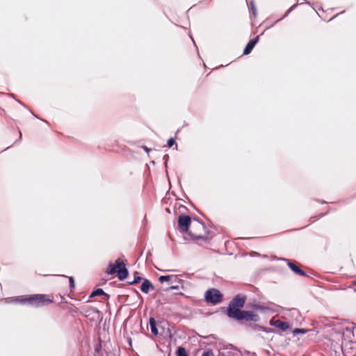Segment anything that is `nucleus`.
<instances>
[{
    "label": "nucleus",
    "instance_id": "f257e3e1",
    "mask_svg": "<svg viewBox=\"0 0 356 356\" xmlns=\"http://www.w3.org/2000/svg\"><path fill=\"white\" fill-rule=\"evenodd\" d=\"M191 225V218L186 214L181 213L178 216L177 227L178 230L182 234H187L192 241H197L201 240L204 242H209L211 239V236H202L201 234H195L190 230Z\"/></svg>",
    "mask_w": 356,
    "mask_h": 356
},
{
    "label": "nucleus",
    "instance_id": "cd10ccee",
    "mask_svg": "<svg viewBox=\"0 0 356 356\" xmlns=\"http://www.w3.org/2000/svg\"><path fill=\"white\" fill-rule=\"evenodd\" d=\"M202 356H214V354L211 349H207V350L204 351Z\"/></svg>",
    "mask_w": 356,
    "mask_h": 356
},
{
    "label": "nucleus",
    "instance_id": "9d476101",
    "mask_svg": "<svg viewBox=\"0 0 356 356\" xmlns=\"http://www.w3.org/2000/svg\"><path fill=\"white\" fill-rule=\"evenodd\" d=\"M259 35L256 36L254 38L250 40L245 45L243 49V55H248L251 53L255 45L259 42Z\"/></svg>",
    "mask_w": 356,
    "mask_h": 356
},
{
    "label": "nucleus",
    "instance_id": "dca6fc26",
    "mask_svg": "<svg viewBox=\"0 0 356 356\" xmlns=\"http://www.w3.org/2000/svg\"><path fill=\"white\" fill-rule=\"evenodd\" d=\"M251 308L255 310L261 311H266L270 309L268 307L259 304H253L252 305H251Z\"/></svg>",
    "mask_w": 356,
    "mask_h": 356
},
{
    "label": "nucleus",
    "instance_id": "72a5a7b5",
    "mask_svg": "<svg viewBox=\"0 0 356 356\" xmlns=\"http://www.w3.org/2000/svg\"><path fill=\"white\" fill-rule=\"evenodd\" d=\"M17 102H18L19 104H21V105H22L23 106L26 107V105H25L22 102H21V101H20V100H19V99H17Z\"/></svg>",
    "mask_w": 356,
    "mask_h": 356
},
{
    "label": "nucleus",
    "instance_id": "4be33fe9",
    "mask_svg": "<svg viewBox=\"0 0 356 356\" xmlns=\"http://www.w3.org/2000/svg\"><path fill=\"white\" fill-rule=\"evenodd\" d=\"M262 332H264L266 333H275V334L280 333V332H277L276 329L264 327V326L263 327Z\"/></svg>",
    "mask_w": 356,
    "mask_h": 356
},
{
    "label": "nucleus",
    "instance_id": "2eb2a0df",
    "mask_svg": "<svg viewBox=\"0 0 356 356\" xmlns=\"http://www.w3.org/2000/svg\"><path fill=\"white\" fill-rule=\"evenodd\" d=\"M92 291H93V294L95 296H103L104 298L107 300L110 298V296L108 293H105L104 291V290L101 288H97V289L93 290Z\"/></svg>",
    "mask_w": 356,
    "mask_h": 356
},
{
    "label": "nucleus",
    "instance_id": "bb28decb",
    "mask_svg": "<svg viewBox=\"0 0 356 356\" xmlns=\"http://www.w3.org/2000/svg\"><path fill=\"white\" fill-rule=\"evenodd\" d=\"M250 8H251V10H252V13L254 17H256V15H257V8H256V6H255L253 1H250Z\"/></svg>",
    "mask_w": 356,
    "mask_h": 356
},
{
    "label": "nucleus",
    "instance_id": "7c9ffc66",
    "mask_svg": "<svg viewBox=\"0 0 356 356\" xmlns=\"http://www.w3.org/2000/svg\"><path fill=\"white\" fill-rule=\"evenodd\" d=\"M142 149L147 153L149 152L150 151H152V149L149 147H147V146H142Z\"/></svg>",
    "mask_w": 356,
    "mask_h": 356
},
{
    "label": "nucleus",
    "instance_id": "79ce46f5",
    "mask_svg": "<svg viewBox=\"0 0 356 356\" xmlns=\"http://www.w3.org/2000/svg\"><path fill=\"white\" fill-rule=\"evenodd\" d=\"M9 95H10V96H11V97H13V98H15V95H14L13 94H10Z\"/></svg>",
    "mask_w": 356,
    "mask_h": 356
},
{
    "label": "nucleus",
    "instance_id": "393cba45",
    "mask_svg": "<svg viewBox=\"0 0 356 356\" xmlns=\"http://www.w3.org/2000/svg\"><path fill=\"white\" fill-rule=\"evenodd\" d=\"M327 213H328V211H327V212H325V213H320V214H318V216H312V217H311V218H309V221H310L311 222H314L315 218H322V217H323L324 216L327 215Z\"/></svg>",
    "mask_w": 356,
    "mask_h": 356
},
{
    "label": "nucleus",
    "instance_id": "c85d7f7f",
    "mask_svg": "<svg viewBox=\"0 0 356 356\" xmlns=\"http://www.w3.org/2000/svg\"><path fill=\"white\" fill-rule=\"evenodd\" d=\"M169 155L168 154H165L163 157V160L164 161V164H165V167L167 168L168 167V161L169 160Z\"/></svg>",
    "mask_w": 356,
    "mask_h": 356
},
{
    "label": "nucleus",
    "instance_id": "39448f33",
    "mask_svg": "<svg viewBox=\"0 0 356 356\" xmlns=\"http://www.w3.org/2000/svg\"><path fill=\"white\" fill-rule=\"evenodd\" d=\"M204 301L211 305H217L223 300V294L216 288H210L204 293Z\"/></svg>",
    "mask_w": 356,
    "mask_h": 356
},
{
    "label": "nucleus",
    "instance_id": "f8f14e48",
    "mask_svg": "<svg viewBox=\"0 0 356 356\" xmlns=\"http://www.w3.org/2000/svg\"><path fill=\"white\" fill-rule=\"evenodd\" d=\"M149 325L152 334L154 336H157L159 334V328L157 327V323L154 318L150 317L149 319Z\"/></svg>",
    "mask_w": 356,
    "mask_h": 356
},
{
    "label": "nucleus",
    "instance_id": "0eeeda50",
    "mask_svg": "<svg viewBox=\"0 0 356 356\" xmlns=\"http://www.w3.org/2000/svg\"><path fill=\"white\" fill-rule=\"evenodd\" d=\"M270 326L277 328V331L280 333H277L279 335H283V333L286 332L291 328V324L287 321H282L280 319L271 318L269 321Z\"/></svg>",
    "mask_w": 356,
    "mask_h": 356
},
{
    "label": "nucleus",
    "instance_id": "423d86ee",
    "mask_svg": "<svg viewBox=\"0 0 356 356\" xmlns=\"http://www.w3.org/2000/svg\"><path fill=\"white\" fill-rule=\"evenodd\" d=\"M233 316L234 317L232 319L237 321H246L257 322L260 320L259 315L253 311L242 310L237 314H234Z\"/></svg>",
    "mask_w": 356,
    "mask_h": 356
},
{
    "label": "nucleus",
    "instance_id": "a878e982",
    "mask_svg": "<svg viewBox=\"0 0 356 356\" xmlns=\"http://www.w3.org/2000/svg\"><path fill=\"white\" fill-rule=\"evenodd\" d=\"M327 213H328V211H327V212H325V213H320V214H318V216H312V217H311V218H309V221H310L311 222H314L315 218H322V217H323L324 216L327 215Z\"/></svg>",
    "mask_w": 356,
    "mask_h": 356
},
{
    "label": "nucleus",
    "instance_id": "c03bdc74",
    "mask_svg": "<svg viewBox=\"0 0 356 356\" xmlns=\"http://www.w3.org/2000/svg\"><path fill=\"white\" fill-rule=\"evenodd\" d=\"M33 115L36 118H38V119H40L38 115L33 114Z\"/></svg>",
    "mask_w": 356,
    "mask_h": 356
},
{
    "label": "nucleus",
    "instance_id": "de8ad7c7",
    "mask_svg": "<svg viewBox=\"0 0 356 356\" xmlns=\"http://www.w3.org/2000/svg\"><path fill=\"white\" fill-rule=\"evenodd\" d=\"M40 120H42L43 122H47L45 120H43V119H40Z\"/></svg>",
    "mask_w": 356,
    "mask_h": 356
},
{
    "label": "nucleus",
    "instance_id": "1a4fd4ad",
    "mask_svg": "<svg viewBox=\"0 0 356 356\" xmlns=\"http://www.w3.org/2000/svg\"><path fill=\"white\" fill-rule=\"evenodd\" d=\"M158 280H159V282H161V283H164V282L171 281L172 283L181 284V289L182 290L184 289V286L183 285L184 280L179 278L178 275H161Z\"/></svg>",
    "mask_w": 356,
    "mask_h": 356
},
{
    "label": "nucleus",
    "instance_id": "473e14b6",
    "mask_svg": "<svg viewBox=\"0 0 356 356\" xmlns=\"http://www.w3.org/2000/svg\"><path fill=\"white\" fill-rule=\"evenodd\" d=\"M316 201H317V202H319V203H321V204H327V203H328L327 202H326V201H325V200H322V201H321V200H316Z\"/></svg>",
    "mask_w": 356,
    "mask_h": 356
},
{
    "label": "nucleus",
    "instance_id": "412c9836",
    "mask_svg": "<svg viewBox=\"0 0 356 356\" xmlns=\"http://www.w3.org/2000/svg\"><path fill=\"white\" fill-rule=\"evenodd\" d=\"M175 145V148H177V145L175 142V139L174 138H170L167 141V146L170 148Z\"/></svg>",
    "mask_w": 356,
    "mask_h": 356
},
{
    "label": "nucleus",
    "instance_id": "7ed1b4c3",
    "mask_svg": "<svg viewBox=\"0 0 356 356\" xmlns=\"http://www.w3.org/2000/svg\"><path fill=\"white\" fill-rule=\"evenodd\" d=\"M106 273L112 275L117 273V277L120 281H123L129 276V270L126 267V264L118 259L115 264L110 263L108 266Z\"/></svg>",
    "mask_w": 356,
    "mask_h": 356
},
{
    "label": "nucleus",
    "instance_id": "f03ea898",
    "mask_svg": "<svg viewBox=\"0 0 356 356\" xmlns=\"http://www.w3.org/2000/svg\"><path fill=\"white\" fill-rule=\"evenodd\" d=\"M53 302V299L48 298L47 296L44 294H34L27 296H17L13 298L10 300V302L28 305L34 307H40L41 306L52 303Z\"/></svg>",
    "mask_w": 356,
    "mask_h": 356
},
{
    "label": "nucleus",
    "instance_id": "f3484780",
    "mask_svg": "<svg viewBox=\"0 0 356 356\" xmlns=\"http://www.w3.org/2000/svg\"><path fill=\"white\" fill-rule=\"evenodd\" d=\"M309 331V329H305V328H295V329L292 331V333H293L294 335H296V334H305L307 333Z\"/></svg>",
    "mask_w": 356,
    "mask_h": 356
},
{
    "label": "nucleus",
    "instance_id": "6ab92c4d",
    "mask_svg": "<svg viewBox=\"0 0 356 356\" xmlns=\"http://www.w3.org/2000/svg\"><path fill=\"white\" fill-rule=\"evenodd\" d=\"M175 284L171 285L170 286L164 289L165 292H169L170 290H178L181 288V284L174 283Z\"/></svg>",
    "mask_w": 356,
    "mask_h": 356
},
{
    "label": "nucleus",
    "instance_id": "4c0bfd02",
    "mask_svg": "<svg viewBox=\"0 0 356 356\" xmlns=\"http://www.w3.org/2000/svg\"><path fill=\"white\" fill-rule=\"evenodd\" d=\"M150 256H152V254H151V252L149 251V252H147V257H150Z\"/></svg>",
    "mask_w": 356,
    "mask_h": 356
},
{
    "label": "nucleus",
    "instance_id": "a211bd4d",
    "mask_svg": "<svg viewBox=\"0 0 356 356\" xmlns=\"http://www.w3.org/2000/svg\"><path fill=\"white\" fill-rule=\"evenodd\" d=\"M176 354L177 356H188L186 348L181 346L177 349Z\"/></svg>",
    "mask_w": 356,
    "mask_h": 356
},
{
    "label": "nucleus",
    "instance_id": "20e7f679",
    "mask_svg": "<svg viewBox=\"0 0 356 356\" xmlns=\"http://www.w3.org/2000/svg\"><path fill=\"white\" fill-rule=\"evenodd\" d=\"M246 300V296L242 294H237L229 302L226 314L229 318H233L234 314H238L242 311Z\"/></svg>",
    "mask_w": 356,
    "mask_h": 356
},
{
    "label": "nucleus",
    "instance_id": "2f4dec72",
    "mask_svg": "<svg viewBox=\"0 0 356 356\" xmlns=\"http://www.w3.org/2000/svg\"><path fill=\"white\" fill-rule=\"evenodd\" d=\"M132 291L138 296L141 297L140 294L138 293V291L134 289H132Z\"/></svg>",
    "mask_w": 356,
    "mask_h": 356
},
{
    "label": "nucleus",
    "instance_id": "ddd939ff",
    "mask_svg": "<svg viewBox=\"0 0 356 356\" xmlns=\"http://www.w3.org/2000/svg\"><path fill=\"white\" fill-rule=\"evenodd\" d=\"M193 220L197 222L199 227H200L202 229L204 230V232H205L204 236H209L212 237V235H211L212 232L211 231L207 229L206 225L200 218H198L197 217H195V218H193Z\"/></svg>",
    "mask_w": 356,
    "mask_h": 356
},
{
    "label": "nucleus",
    "instance_id": "a18cd8bd",
    "mask_svg": "<svg viewBox=\"0 0 356 356\" xmlns=\"http://www.w3.org/2000/svg\"><path fill=\"white\" fill-rule=\"evenodd\" d=\"M167 271L170 272V271H176V270H168Z\"/></svg>",
    "mask_w": 356,
    "mask_h": 356
},
{
    "label": "nucleus",
    "instance_id": "37998d69",
    "mask_svg": "<svg viewBox=\"0 0 356 356\" xmlns=\"http://www.w3.org/2000/svg\"><path fill=\"white\" fill-rule=\"evenodd\" d=\"M165 211H166L167 212L170 213V209H169L168 208H166V209H165Z\"/></svg>",
    "mask_w": 356,
    "mask_h": 356
},
{
    "label": "nucleus",
    "instance_id": "9b49d317",
    "mask_svg": "<svg viewBox=\"0 0 356 356\" xmlns=\"http://www.w3.org/2000/svg\"><path fill=\"white\" fill-rule=\"evenodd\" d=\"M154 286L153 284L147 279H143L142 284L140 286V290L144 293H148L150 290H154Z\"/></svg>",
    "mask_w": 356,
    "mask_h": 356
},
{
    "label": "nucleus",
    "instance_id": "ea45409f",
    "mask_svg": "<svg viewBox=\"0 0 356 356\" xmlns=\"http://www.w3.org/2000/svg\"><path fill=\"white\" fill-rule=\"evenodd\" d=\"M19 139L20 140V139L22 138V133H21V131H19Z\"/></svg>",
    "mask_w": 356,
    "mask_h": 356
},
{
    "label": "nucleus",
    "instance_id": "4468645a",
    "mask_svg": "<svg viewBox=\"0 0 356 356\" xmlns=\"http://www.w3.org/2000/svg\"><path fill=\"white\" fill-rule=\"evenodd\" d=\"M134 280L132 281L127 282L129 285H136L140 282L143 280V277L140 276V273L137 271H135L134 273Z\"/></svg>",
    "mask_w": 356,
    "mask_h": 356
},
{
    "label": "nucleus",
    "instance_id": "c756f323",
    "mask_svg": "<svg viewBox=\"0 0 356 356\" xmlns=\"http://www.w3.org/2000/svg\"><path fill=\"white\" fill-rule=\"evenodd\" d=\"M354 329H355V327L353 326L351 327H346V331L348 333L353 334Z\"/></svg>",
    "mask_w": 356,
    "mask_h": 356
},
{
    "label": "nucleus",
    "instance_id": "f704fd0d",
    "mask_svg": "<svg viewBox=\"0 0 356 356\" xmlns=\"http://www.w3.org/2000/svg\"><path fill=\"white\" fill-rule=\"evenodd\" d=\"M175 294L179 295V296H184V293L182 292H181V291L176 292V293H175Z\"/></svg>",
    "mask_w": 356,
    "mask_h": 356
},
{
    "label": "nucleus",
    "instance_id": "5701e85b",
    "mask_svg": "<svg viewBox=\"0 0 356 356\" xmlns=\"http://www.w3.org/2000/svg\"><path fill=\"white\" fill-rule=\"evenodd\" d=\"M250 327L254 331H262L264 326L258 324H252L250 325Z\"/></svg>",
    "mask_w": 356,
    "mask_h": 356
},
{
    "label": "nucleus",
    "instance_id": "49530a36",
    "mask_svg": "<svg viewBox=\"0 0 356 356\" xmlns=\"http://www.w3.org/2000/svg\"><path fill=\"white\" fill-rule=\"evenodd\" d=\"M129 344L131 345V339H129Z\"/></svg>",
    "mask_w": 356,
    "mask_h": 356
},
{
    "label": "nucleus",
    "instance_id": "6e6552de",
    "mask_svg": "<svg viewBox=\"0 0 356 356\" xmlns=\"http://www.w3.org/2000/svg\"><path fill=\"white\" fill-rule=\"evenodd\" d=\"M282 261H284L286 263L287 266L290 268V270L296 275L302 277H308L309 275L307 274V273L303 270L300 265L297 264L296 261H291L289 259L282 258L281 259Z\"/></svg>",
    "mask_w": 356,
    "mask_h": 356
},
{
    "label": "nucleus",
    "instance_id": "a19ab883",
    "mask_svg": "<svg viewBox=\"0 0 356 356\" xmlns=\"http://www.w3.org/2000/svg\"><path fill=\"white\" fill-rule=\"evenodd\" d=\"M191 40H192V41H193V44H194L195 45H196V44H195V40H193V38L192 37H191Z\"/></svg>",
    "mask_w": 356,
    "mask_h": 356
},
{
    "label": "nucleus",
    "instance_id": "aec40b11",
    "mask_svg": "<svg viewBox=\"0 0 356 356\" xmlns=\"http://www.w3.org/2000/svg\"><path fill=\"white\" fill-rule=\"evenodd\" d=\"M297 6V4H293L290 8L285 13L284 15L280 19L277 20L275 23L279 22L280 21L282 20L284 18L287 17L289 14Z\"/></svg>",
    "mask_w": 356,
    "mask_h": 356
},
{
    "label": "nucleus",
    "instance_id": "c9c22d12",
    "mask_svg": "<svg viewBox=\"0 0 356 356\" xmlns=\"http://www.w3.org/2000/svg\"><path fill=\"white\" fill-rule=\"evenodd\" d=\"M94 297H96V296L93 294V291H92L91 293L89 296V298H94Z\"/></svg>",
    "mask_w": 356,
    "mask_h": 356
},
{
    "label": "nucleus",
    "instance_id": "b1692460",
    "mask_svg": "<svg viewBox=\"0 0 356 356\" xmlns=\"http://www.w3.org/2000/svg\"><path fill=\"white\" fill-rule=\"evenodd\" d=\"M69 279V283H70V288L71 291H72L75 288V281L73 277L70 276L68 277Z\"/></svg>",
    "mask_w": 356,
    "mask_h": 356
},
{
    "label": "nucleus",
    "instance_id": "58836bf2",
    "mask_svg": "<svg viewBox=\"0 0 356 356\" xmlns=\"http://www.w3.org/2000/svg\"><path fill=\"white\" fill-rule=\"evenodd\" d=\"M99 348H101V345H99V347H96V348H95V351H97H97L99 350Z\"/></svg>",
    "mask_w": 356,
    "mask_h": 356
},
{
    "label": "nucleus",
    "instance_id": "e433bc0d",
    "mask_svg": "<svg viewBox=\"0 0 356 356\" xmlns=\"http://www.w3.org/2000/svg\"><path fill=\"white\" fill-rule=\"evenodd\" d=\"M343 12H344V11H343ZM341 13H342V12H341ZM340 14H341V13H338V14H337V15H334L332 19H334V18L337 17L339 15H340Z\"/></svg>",
    "mask_w": 356,
    "mask_h": 356
}]
</instances>
